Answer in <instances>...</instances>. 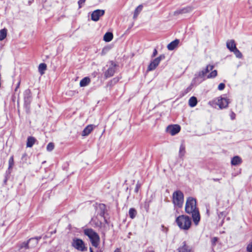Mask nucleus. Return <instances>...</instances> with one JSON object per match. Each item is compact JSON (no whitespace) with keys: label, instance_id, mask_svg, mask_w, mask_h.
Listing matches in <instances>:
<instances>
[{"label":"nucleus","instance_id":"1","mask_svg":"<svg viewBox=\"0 0 252 252\" xmlns=\"http://www.w3.org/2000/svg\"><path fill=\"white\" fill-rule=\"evenodd\" d=\"M185 211L187 214H191L194 223L196 225H198L200 220V216L196 207V200L194 198L189 197L187 198L185 205Z\"/></svg>","mask_w":252,"mask_h":252},{"label":"nucleus","instance_id":"2","mask_svg":"<svg viewBox=\"0 0 252 252\" xmlns=\"http://www.w3.org/2000/svg\"><path fill=\"white\" fill-rule=\"evenodd\" d=\"M176 222L181 229L188 230L191 226V220L189 217L182 215L176 218Z\"/></svg>","mask_w":252,"mask_h":252},{"label":"nucleus","instance_id":"3","mask_svg":"<svg viewBox=\"0 0 252 252\" xmlns=\"http://www.w3.org/2000/svg\"><path fill=\"white\" fill-rule=\"evenodd\" d=\"M84 234L89 238L92 246L97 248L100 243V238L97 233L92 229H86L84 230Z\"/></svg>","mask_w":252,"mask_h":252},{"label":"nucleus","instance_id":"4","mask_svg":"<svg viewBox=\"0 0 252 252\" xmlns=\"http://www.w3.org/2000/svg\"><path fill=\"white\" fill-rule=\"evenodd\" d=\"M214 66L212 65H208L206 67L199 72L198 77L204 80L206 78H211L216 77L217 75V71L216 70H213L207 76V74L210 71L212 70Z\"/></svg>","mask_w":252,"mask_h":252},{"label":"nucleus","instance_id":"5","mask_svg":"<svg viewBox=\"0 0 252 252\" xmlns=\"http://www.w3.org/2000/svg\"><path fill=\"white\" fill-rule=\"evenodd\" d=\"M173 203L178 208H181L184 203V194L180 190L175 191L172 195Z\"/></svg>","mask_w":252,"mask_h":252},{"label":"nucleus","instance_id":"6","mask_svg":"<svg viewBox=\"0 0 252 252\" xmlns=\"http://www.w3.org/2000/svg\"><path fill=\"white\" fill-rule=\"evenodd\" d=\"M72 245L74 248L80 251H84L86 249L84 242L78 238L73 239Z\"/></svg>","mask_w":252,"mask_h":252},{"label":"nucleus","instance_id":"7","mask_svg":"<svg viewBox=\"0 0 252 252\" xmlns=\"http://www.w3.org/2000/svg\"><path fill=\"white\" fill-rule=\"evenodd\" d=\"M38 243V240L36 238L30 239L28 242H24L20 245V249H31L35 247Z\"/></svg>","mask_w":252,"mask_h":252},{"label":"nucleus","instance_id":"8","mask_svg":"<svg viewBox=\"0 0 252 252\" xmlns=\"http://www.w3.org/2000/svg\"><path fill=\"white\" fill-rule=\"evenodd\" d=\"M164 58V56L163 55H160L158 57L152 61L148 67V71H152L154 70L159 64L161 60Z\"/></svg>","mask_w":252,"mask_h":252},{"label":"nucleus","instance_id":"9","mask_svg":"<svg viewBox=\"0 0 252 252\" xmlns=\"http://www.w3.org/2000/svg\"><path fill=\"white\" fill-rule=\"evenodd\" d=\"M229 102L228 99L220 96L217 99L216 103L220 109H222L226 108Z\"/></svg>","mask_w":252,"mask_h":252},{"label":"nucleus","instance_id":"10","mask_svg":"<svg viewBox=\"0 0 252 252\" xmlns=\"http://www.w3.org/2000/svg\"><path fill=\"white\" fill-rule=\"evenodd\" d=\"M105 13L104 10L97 9L94 11L91 15V19L94 21H97L99 18L102 16Z\"/></svg>","mask_w":252,"mask_h":252},{"label":"nucleus","instance_id":"11","mask_svg":"<svg viewBox=\"0 0 252 252\" xmlns=\"http://www.w3.org/2000/svg\"><path fill=\"white\" fill-rule=\"evenodd\" d=\"M181 129L180 126L178 125H171L167 126V131L171 135H174L178 133Z\"/></svg>","mask_w":252,"mask_h":252},{"label":"nucleus","instance_id":"12","mask_svg":"<svg viewBox=\"0 0 252 252\" xmlns=\"http://www.w3.org/2000/svg\"><path fill=\"white\" fill-rule=\"evenodd\" d=\"M95 126L94 125H89L87 126L83 130L82 133V136H88L95 128Z\"/></svg>","mask_w":252,"mask_h":252},{"label":"nucleus","instance_id":"13","mask_svg":"<svg viewBox=\"0 0 252 252\" xmlns=\"http://www.w3.org/2000/svg\"><path fill=\"white\" fill-rule=\"evenodd\" d=\"M179 42L180 40L179 39H176L174 40V41H172L171 42L168 44L167 46V49L170 51L174 50L178 46Z\"/></svg>","mask_w":252,"mask_h":252},{"label":"nucleus","instance_id":"14","mask_svg":"<svg viewBox=\"0 0 252 252\" xmlns=\"http://www.w3.org/2000/svg\"><path fill=\"white\" fill-rule=\"evenodd\" d=\"M242 162V158L238 156H235L233 158H232L231 160V164L234 166H237L240 165Z\"/></svg>","mask_w":252,"mask_h":252},{"label":"nucleus","instance_id":"15","mask_svg":"<svg viewBox=\"0 0 252 252\" xmlns=\"http://www.w3.org/2000/svg\"><path fill=\"white\" fill-rule=\"evenodd\" d=\"M226 47L231 52H232L237 48L235 41L232 39L229 40L226 42Z\"/></svg>","mask_w":252,"mask_h":252},{"label":"nucleus","instance_id":"16","mask_svg":"<svg viewBox=\"0 0 252 252\" xmlns=\"http://www.w3.org/2000/svg\"><path fill=\"white\" fill-rule=\"evenodd\" d=\"M91 80L89 77H85L82 79L80 82V86L81 87L87 86L89 84Z\"/></svg>","mask_w":252,"mask_h":252},{"label":"nucleus","instance_id":"17","mask_svg":"<svg viewBox=\"0 0 252 252\" xmlns=\"http://www.w3.org/2000/svg\"><path fill=\"white\" fill-rule=\"evenodd\" d=\"M115 73L114 67H109L104 73V75L106 78L112 76Z\"/></svg>","mask_w":252,"mask_h":252},{"label":"nucleus","instance_id":"18","mask_svg":"<svg viewBox=\"0 0 252 252\" xmlns=\"http://www.w3.org/2000/svg\"><path fill=\"white\" fill-rule=\"evenodd\" d=\"M36 141V139L35 138L32 136H30L27 139V147H32Z\"/></svg>","mask_w":252,"mask_h":252},{"label":"nucleus","instance_id":"19","mask_svg":"<svg viewBox=\"0 0 252 252\" xmlns=\"http://www.w3.org/2000/svg\"><path fill=\"white\" fill-rule=\"evenodd\" d=\"M178 251L179 252H190L191 249L184 242L183 245L179 248Z\"/></svg>","mask_w":252,"mask_h":252},{"label":"nucleus","instance_id":"20","mask_svg":"<svg viewBox=\"0 0 252 252\" xmlns=\"http://www.w3.org/2000/svg\"><path fill=\"white\" fill-rule=\"evenodd\" d=\"M197 98L195 96L191 97L189 100V105L191 107L195 106L197 104Z\"/></svg>","mask_w":252,"mask_h":252},{"label":"nucleus","instance_id":"21","mask_svg":"<svg viewBox=\"0 0 252 252\" xmlns=\"http://www.w3.org/2000/svg\"><path fill=\"white\" fill-rule=\"evenodd\" d=\"M113 34L111 32H106L104 36L103 40L106 42H109L113 39Z\"/></svg>","mask_w":252,"mask_h":252},{"label":"nucleus","instance_id":"22","mask_svg":"<svg viewBox=\"0 0 252 252\" xmlns=\"http://www.w3.org/2000/svg\"><path fill=\"white\" fill-rule=\"evenodd\" d=\"M143 8L142 5H139L138 6L135 10H134V15H133V19L137 18L139 14L141 12Z\"/></svg>","mask_w":252,"mask_h":252},{"label":"nucleus","instance_id":"23","mask_svg":"<svg viewBox=\"0 0 252 252\" xmlns=\"http://www.w3.org/2000/svg\"><path fill=\"white\" fill-rule=\"evenodd\" d=\"M47 65L44 63H41L39 64L38 66V71L41 75H43L44 73L45 70L46 69Z\"/></svg>","mask_w":252,"mask_h":252},{"label":"nucleus","instance_id":"24","mask_svg":"<svg viewBox=\"0 0 252 252\" xmlns=\"http://www.w3.org/2000/svg\"><path fill=\"white\" fill-rule=\"evenodd\" d=\"M194 9L193 6L190 5L186 7H185L181 9V13H187L191 12Z\"/></svg>","mask_w":252,"mask_h":252},{"label":"nucleus","instance_id":"25","mask_svg":"<svg viewBox=\"0 0 252 252\" xmlns=\"http://www.w3.org/2000/svg\"><path fill=\"white\" fill-rule=\"evenodd\" d=\"M128 214L130 218L133 219L137 214V212L135 209L131 208L129 210Z\"/></svg>","mask_w":252,"mask_h":252},{"label":"nucleus","instance_id":"26","mask_svg":"<svg viewBox=\"0 0 252 252\" xmlns=\"http://www.w3.org/2000/svg\"><path fill=\"white\" fill-rule=\"evenodd\" d=\"M186 153L185 146L183 144H181L180 147L179 155L180 158H182L184 156Z\"/></svg>","mask_w":252,"mask_h":252},{"label":"nucleus","instance_id":"27","mask_svg":"<svg viewBox=\"0 0 252 252\" xmlns=\"http://www.w3.org/2000/svg\"><path fill=\"white\" fill-rule=\"evenodd\" d=\"M7 30L5 29L0 30V40H3L6 36Z\"/></svg>","mask_w":252,"mask_h":252},{"label":"nucleus","instance_id":"28","mask_svg":"<svg viewBox=\"0 0 252 252\" xmlns=\"http://www.w3.org/2000/svg\"><path fill=\"white\" fill-rule=\"evenodd\" d=\"M234 53L236 57L238 58L241 59L242 58V54L240 52V51L237 49H235L234 51H232Z\"/></svg>","mask_w":252,"mask_h":252},{"label":"nucleus","instance_id":"29","mask_svg":"<svg viewBox=\"0 0 252 252\" xmlns=\"http://www.w3.org/2000/svg\"><path fill=\"white\" fill-rule=\"evenodd\" d=\"M54 148V144L53 143L50 142L49 143L46 147V149L48 152L52 151Z\"/></svg>","mask_w":252,"mask_h":252},{"label":"nucleus","instance_id":"30","mask_svg":"<svg viewBox=\"0 0 252 252\" xmlns=\"http://www.w3.org/2000/svg\"><path fill=\"white\" fill-rule=\"evenodd\" d=\"M14 158L13 156H11L8 161V164H9V167L8 168L10 169L12 168L13 165H14Z\"/></svg>","mask_w":252,"mask_h":252},{"label":"nucleus","instance_id":"31","mask_svg":"<svg viewBox=\"0 0 252 252\" xmlns=\"http://www.w3.org/2000/svg\"><path fill=\"white\" fill-rule=\"evenodd\" d=\"M247 251L248 252H252V241L248 245Z\"/></svg>","mask_w":252,"mask_h":252},{"label":"nucleus","instance_id":"32","mask_svg":"<svg viewBox=\"0 0 252 252\" xmlns=\"http://www.w3.org/2000/svg\"><path fill=\"white\" fill-rule=\"evenodd\" d=\"M225 88V84L223 83H220L218 86V89L219 90H223Z\"/></svg>","mask_w":252,"mask_h":252},{"label":"nucleus","instance_id":"33","mask_svg":"<svg viewBox=\"0 0 252 252\" xmlns=\"http://www.w3.org/2000/svg\"><path fill=\"white\" fill-rule=\"evenodd\" d=\"M86 0H79L78 2L79 8L82 7V5L85 2Z\"/></svg>","mask_w":252,"mask_h":252},{"label":"nucleus","instance_id":"34","mask_svg":"<svg viewBox=\"0 0 252 252\" xmlns=\"http://www.w3.org/2000/svg\"><path fill=\"white\" fill-rule=\"evenodd\" d=\"M140 187V185L139 184H137L136 185L135 189V191L136 192H137L138 191V190H139Z\"/></svg>","mask_w":252,"mask_h":252},{"label":"nucleus","instance_id":"35","mask_svg":"<svg viewBox=\"0 0 252 252\" xmlns=\"http://www.w3.org/2000/svg\"><path fill=\"white\" fill-rule=\"evenodd\" d=\"M158 54V51L157 50L155 49L154 52H153V55H152V57H155Z\"/></svg>","mask_w":252,"mask_h":252},{"label":"nucleus","instance_id":"36","mask_svg":"<svg viewBox=\"0 0 252 252\" xmlns=\"http://www.w3.org/2000/svg\"><path fill=\"white\" fill-rule=\"evenodd\" d=\"M217 238H216V237L214 238L213 239V240H212V243H213V244H215V243H216V242H217Z\"/></svg>","mask_w":252,"mask_h":252},{"label":"nucleus","instance_id":"37","mask_svg":"<svg viewBox=\"0 0 252 252\" xmlns=\"http://www.w3.org/2000/svg\"><path fill=\"white\" fill-rule=\"evenodd\" d=\"M231 119H234L235 118V114L232 113L231 115Z\"/></svg>","mask_w":252,"mask_h":252},{"label":"nucleus","instance_id":"38","mask_svg":"<svg viewBox=\"0 0 252 252\" xmlns=\"http://www.w3.org/2000/svg\"><path fill=\"white\" fill-rule=\"evenodd\" d=\"M114 252H120V250L119 249H116Z\"/></svg>","mask_w":252,"mask_h":252},{"label":"nucleus","instance_id":"39","mask_svg":"<svg viewBox=\"0 0 252 252\" xmlns=\"http://www.w3.org/2000/svg\"><path fill=\"white\" fill-rule=\"evenodd\" d=\"M189 88H188V89L186 90V91H185V94H187V93L189 92Z\"/></svg>","mask_w":252,"mask_h":252},{"label":"nucleus","instance_id":"40","mask_svg":"<svg viewBox=\"0 0 252 252\" xmlns=\"http://www.w3.org/2000/svg\"><path fill=\"white\" fill-rule=\"evenodd\" d=\"M90 252H94L92 248H90Z\"/></svg>","mask_w":252,"mask_h":252},{"label":"nucleus","instance_id":"41","mask_svg":"<svg viewBox=\"0 0 252 252\" xmlns=\"http://www.w3.org/2000/svg\"><path fill=\"white\" fill-rule=\"evenodd\" d=\"M96 252H101V250H97Z\"/></svg>","mask_w":252,"mask_h":252},{"label":"nucleus","instance_id":"42","mask_svg":"<svg viewBox=\"0 0 252 252\" xmlns=\"http://www.w3.org/2000/svg\"><path fill=\"white\" fill-rule=\"evenodd\" d=\"M103 215H104V212L101 213V214H100V215H101V216H103Z\"/></svg>","mask_w":252,"mask_h":252},{"label":"nucleus","instance_id":"43","mask_svg":"<svg viewBox=\"0 0 252 252\" xmlns=\"http://www.w3.org/2000/svg\"><path fill=\"white\" fill-rule=\"evenodd\" d=\"M214 180H215V181H218V180H219V179H214Z\"/></svg>","mask_w":252,"mask_h":252},{"label":"nucleus","instance_id":"44","mask_svg":"<svg viewBox=\"0 0 252 252\" xmlns=\"http://www.w3.org/2000/svg\"><path fill=\"white\" fill-rule=\"evenodd\" d=\"M148 252H155L154 251H149Z\"/></svg>","mask_w":252,"mask_h":252}]
</instances>
